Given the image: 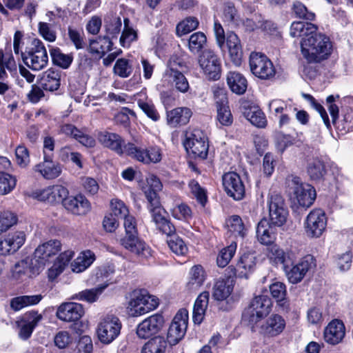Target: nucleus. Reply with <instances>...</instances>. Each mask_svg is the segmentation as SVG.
<instances>
[{"label": "nucleus", "instance_id": "f257e3e1", "mask_svg": "<svg viewBox=\"0 0 353 353\" xmlns=\"http://www.w3.org/2000/svg\"><path fill=\"white\" fill-rule=\"evenodd\" d=\"M332 50L330 39L318 30L301 41V54L309 63H319L327 59Z\"/></svg>", "mask_w": 353, "mask_h": 353}, {"label": "nucleus", "instance_id": "f03ea898", "mask_svg": "<svg viewBox=\"0 0 353 353\" xmlns=\"http://www.w3.org/2000/svg\"><path fill=\"white\" fill-rule=\"evenodd\" d=\"M124 219L125 234L119 239V243L126 250L137 255L147 257L150 254V248L138 237L135 218L128 214Z\"/></svg>", "mask_w": 353, "mask_h": 353}, {"label": "nucleus", "instance_id": "7ed1b4c3", "mask_svg": "<svg viewBox=\"0 0 353 353\" xmlns=\"http://www.w3.org/2000/svg\"><path fill=\"white\" fill-rule=\"evenodd\" d=\"M21 57L25 64L33 70L45 68L48 63V55L43 43L39 39H33L26 46Z\"/></svg>", "mask_w": 353, "mask_h": 353}, {"label": "nucleus", "instance_id": "20e7f679", "mask_svg": "<svg viewBox=\"0 0 353 353\" xmlns=\"http://www.w3.org/2000/svg\"><path fill=\"white\" fill-rule=\"evenodd\" d=\"M272 306V301L268 295L255 296L243 312V319L253 326L268 316Z\"/></svg>", "mask_w": 353, "mask_h": 353}, {"label": "nucleus", "instance_id": "39448f33", "mask_svg": "<svg viewBox=\"0 0 353 353\" xmlns=\"http://www.w3.org/2000/svg\"><path fill=\"white\" fill-rule=\"evenodd\" d=\"M288 185L300 206L308 208L313 203L316 194L311 185L303 183L298 176H291L288 179Z\"/></svg>", "mask_w": 353, "mask_h": 353}, {"label": "nucleus", "instance_id": "423d86ee", "mask_svg": "<svg viewBox=\"0 0 353 353\" xmlns=\"http://www.w3.org/2000/svg\"><path fill=\"white\" fill-rule=\"evenodd\" d=\"M159 305L158 301L145 290H134L128 303L130 313L138 316L154 310Z\"/></svg>", "mask_w": 353, "mask_h": 353}, {"label": "nucleus", "instance_id": "0eeeda50", "mask_svg": "<svg viewBox=\"0 0 353 353\" xmlns=\"http://www.w3.org/2000/svg\"><path fill=\"white\" fill-rule=\"evenodd\" d=\"M125 148L127 155L144 164L158 163L162 159L161 149L157 145L142 148L128 143L125 144Z\"/></svg>", "mask_w": 353, "mask_h": 353}, {"label": "nucleus", "instance_id": "6e6552de", "mask_svg": "<svg viewBox=\"0 0 353 353\" xmlns=\"http://www.w3.org/2000/svg\"><path fill=\"white\" fill-rule=\"evenodd\" d=\"M252 73L261 79H270L274 77L276 70L272 62L266 55L261 52H252L249 58Z\"/></svg>", "mask_w": 353, "mask_h": 353}, {"label": "nucleus", "instance_id": "1a4fd4ad", "mask_svg": "<svg viewBox=\"0 0 353 353\" xmlns=\"http://www.w3.org/2000/svg\"><path fill=\"white\" fill-rule=\"evenodd\" d=\"M121 323L114 315H107L99 322L97 333L99 341L105 344L112 343L120 334Z\"/></svg>", "mask_w": 353, "mask_h": 353}, {"label": "nucleus", "instance_id": "9d476101", "mask_svg": "<svg viewBox=\"0 0 353 353\" xmlns=\"http://www.w3.org/2000/svg\"><path fill=\"white\" fill-rule=\"evenodd\" d=\"M326 225V214L320 208L312 210L307 214L304 223L305 233L310 238L320 237L325 230Z\"/></svg>", "mask_w": 353, "mask_h": 353}, {"label": "nucleus", "instance_id": "9b49d317", "mask_svg": "<svg viewBox=\"0 0 353 353\" xmlns=\"http://www.w3.org/2000/svg\"><path fill=\"white\" fill-rule=\"evenodd\" d=\"M188 323V312L182 308L174 316L168 331L167 339L173 345L181 340L187 330Z\"/></svg>", "mask_w": 353, "mask_h": 353}, {"label": "nucleus", "instance_id": "f8f14e48", "mask_svg": "<svg viewBox=\"0 0 353 353\" xmlns=\"http://www.w3.org/2000/svg\"><path fill=\"white\" fill-rule=\"evenodd\" d=\"M61 250V243L58 240H50L39 245L34 252L32 259L42 271L53 258Z\"/></svg>", "mask_w": 353, "mask_h": 353}, {"label": "nucleus", "instance_id": "ddd939ff", "mask_svg": "<svg viewBox=\"0 0 353 353\" xmlns=\"http://www.w3.org/2000/svg\"><path fill=\"white\" fill-rule=\"evenodd\" d=\"M270 223L274 226L284 225L288 216V210L283 197L279 194L271 195L268 200Z\"/></svg>", "mask_w": 353, "mask_h": 353}, {"label": "nucleus", "instance_id": "4468645a", "mask_svg": "<svg viewBox=\"0 0 353 353\" xmlns=\"http://www.w3.org/2000/svg\"><path fill=\"white\" fill-rule=\"evenodd\" d=\"M199 63L208 79L217 80L220 78V60L212 50H203L199 56Z\"/></svg>", "mask_w": 353, "mask_h": 353}, {"label": "nucleus", "instance_id": "2eb2a0df", "mask_svg": "<svg viewBox=\"0 0 353 353\" xmlns=\"http://www.w3.org/2000/svg\"><path fill=\"white\" fill-rule=\"evenodd\" d=\"M184 147L188 152H191L194 157L205 159L208 152V143L206 138L199 130H194L187 137L184 142Z\"/></svg>", "mask_w": 353, "mask_h": 353}, {"label": "nucleus", "instance_id": "dca6fc26", "mask_svg": "<svg viewBox=\"0 0 353 353\" xmlns=\"http://www.w3.org/2000/svg\"><path fill=\"white\" fill-rule=\"evenodd\" d=\"M223 185L227 194L234 200H241L245 196V186L240 176L234 172L223 176Z\"/></svg>", "mask_w": 353, "mask_h": 353}, {"label": "nucleus", "instance_id": "f3484780", "mask_svg": "<svg viewBox=\"0 0 353 353\" xmlns=\"http://www.w3.org/2000/svg\"><path fill=\"white\" fill-rule=\"evenodd\" d=\"M163 324L164 319L161 314L152 315L137 325V334L140 339H148L158 333Z\"/></svg>", "mask_w": 353, "mask_h": 353}, {"label": "nucleus", "instance_id": "a211bd4d", "mask_svg": "<svg viewBox=\"0 0 353 353\" xmlns=\"http://www.w3.org/2000/svg\"><path fill=\"white\" fill-rule=\"evenodd\" d=\"M43 316L36 311L26 312L19 320L16 321L19 329V336L23 340L29 339Z\"/></svg>", "mask_w": 353, "mask_h": 353}, {"label": "nucleus", "instance_id": "6ab92c4d", "mask_svg": "<svg viewBox=\"0 0 353 353\" xmlns=\"http://www.w3.org/2000/svg\"><path fill=\"white\" fill-rule=\"evenodd\" d=\"M35 197L39 201H47L50 203H57L63 201L68 195V190L61 185H54L36 192Z\"/></svg>", "mask_w": 353, "mask_h": 353}, {"label": "nucleus", "instance_id": "aec40b11", "mask_svg": "<svg viewBox=\"0 0 353 353\" xmlns=\"http://www.w3.org/2000/svg\"><path fill=\"white\" fill-rule=\"evenodd\" d=\"M26 234L22 231L9 234L0 239V255H8L16 252L25 243Z\"/></svg>", "mask_w": 353, "mask_h": 353}, {"label": "nucleus", "instance_id": "412c9836", "mask_svg": "<svg viewBox=\"0 0 353 353\" xmlns=\"http://www.w3.org/2000/svg\"><path fill=\"white\" fill-rule=\"evenodd\" d=\"M285 321L279 314L270 315L260 326V332L265 336L274 337L283 332Z\"/></svg>", "mask_w": 353, "mask_h": 353}, {"label": "nucleus", "instance_id": "4be33fe9", "mask_svg": "<svg viewBox=\"0 0 353 353\" xmlns=\"http://www.w3.org/2000/svg\"><path fill=\"white\" fill-rule=\"evenodd\" d=\"M41 272L32 258H26L14 265L12 269V276L17 280H22L25 276H35Z\"/></svg>", "mask_w": 353, "mask_h": 353}, {"label": "nucleus", "instance_id": "5701e85b", "mask_svg": "<svg viewBox=\"0 0 353 353\" xmlns=\"http://www.w3.org/2000/svg\"><path fill=\"white\" fill-rule=\"evenodd\" d=\"M313 261L311 255H307L290 270H286L289 281L294 284L301 282L307 271L314 265Z\"/></svg>", "mask_w": 353, "mask_h": 353}, {"label": "nucleus", "instance_id": "b1692460", "mask_svg": "<svg viewBox=\"0 0 353 353\" xmlns=\"http://www.w3.org/2000/svg\"><path fill=\"white\" fill-rule=\"evenodd\" d=\"M84 314V310L79 303L70 302L62 303L57 311V316L66 322L79 320Z\"/></svg>", "mask_w": 353, "mask_h": 353}, {"label": "nucleus", "instance_id": "393cba45", "mask_svg": "<svg viewBox=\"0 0 353 353\" xmlns=\"http://www.w3.org/2000/svg\"><path fill=\"white\" fill-rule=\"evenodd\" d=\"M97 138L104 147L110 148L119 155L126 154L125 145H123V140L119 134L103 131L99 132Z\"/></svg>", "mask_w": 353, "mask_h": 353}, {"label": "nucleus", "instance_id": "a878e982", "mask_svg": "<svg viewBox=\"0 0 353 353\" xmlns=\"http://www.w3.org/2000/svg\"><path fill=\"white\" fill-rule=\"evenodd\" d=\"M63 206L66 210L74 214L83 215L90 210V203L82 194L66 196L63 201Z\"/></svg>", "mask_w": 353, "mask_h": 353}, {"label": "nucleus", "instance_id": "bb28decb", "mask_svg": "<svg viewBox=\"0 0 353 353\" xmlns=\"http://www.w3.org/2000/svg\"><path fill=\"white\" fill-rule=\"evenodd\" d=\"M34 170L46 179H53L61 173V166L52 161L50 154H45L43 161L34 167Z\"/></svg>", "mask_w": 353, "mask_h": 353}, {"label": "nucleus", "instance_id": "cd10ccee", "mask_svg": "<svg viewBox=\"0 0 353 353\" xmlns=\"http://www.w3.org/2000/svg\"><path fill=\"white\" fill-rule=\"evenodd\" d=\"M345 326L342 321L335 319L332 321L324 330L325 341L332 345L340 343L345 336Z\"/></svg>", "mask_w": 353, "mask_h": 353}, {"label": "nucleus", "instance_id": "c85d7f7f", "mask_svg": "<svg viewBox=\"0 0 353 353\" xmlns=\"http://www.w3.org/2000/svg\"><path fill=\"white\" fill-rule=\"evenodd\" d=\"M274 226L266 219H261L256 227V237L263 245H270L276 239V232Z\"/></svg>", "mask_w": 353, "mask_h": 353}, {"label": "nucleus", "instance_id": "c756f323", "mask_svg": "<svg viewBox=\"0 0 353 353\" xmlns=\"http://www.w3.org/2000/svg\"><path fill=\"white\" fill-rule=\"evenodd\" d=\"M226 43L231 61L235 65L239 66L243 58V50L239 37L233 32H228Z\"/></svg>", "mask_w": 353, "mask_h": 353}, {"label": "nucleus", "instance_id": "7c9ffc66", "mask_svg": "<svg viewBox=\"0 0 353 353\" xmlns=\"http://www.w3.org/2000/svg\"><path fill=\"white\" fill-rule=\"evenodd\" d=\"M192 117L190 109L181 107L176 108L167 113V121L172 127L187 124Z\"/></svg>", "mask_w": 353, "mask_h": 353}, {"label": "nucleus", "instance_id": "2f4dec72", "mask_svg": "<svg viewBox=\"0 0 353 353\" xmlns=\"http://www.w3.org/2000/svg\"><path fill=\"white\" fill-rule=\"evenodd\" d=\"M233 288V280L230 278L219 279L214 284L212 297L218 301H224L232 294Z\"/></svg>", "mask_w": 353, "mask_h": 353}, {"label": "nucleus", "instance_id": "473e14b6", "mask_svg": "<svg viewBox=\"0 0 353 353\" xmlns=\"http://www.w3.org/2000/svg\"><path fill=\"white\" fill-rule=\"evenodd\" d=\"M112 42L108 36L99 37L97 39L90 40L88 51L93 54L101 57L112 49Z\"/></svg>", "mask_w": 353, "mask_h": 353}, {"label": "nucleus", "instance_id": "72a5a7b5", "mask_svg": "<svg viewBox=\"0 0 353 353\" xmlns=\"http://www.w3.org/2000/svg\"><path fill=\"white\" fill-rule=\"evenodd\" d=\"M60 81V71L59 70L50 68L43 72L41 79V83L44 90L52 92L59 89Z\"/></svg>", "mask_w": 353, "mask_h": 353}, {"label": "nucleus", "instance_id": "f704fd0d", "mask_svg": "<svg viewBox=\"0 0 353 353\" xmlns=\"http://www.w3.org/2000/svg\"><path fill=\"white\" fill-rule=\"evenodd\" d=\"M209 293L203 292L199 294L195 301L193 307L192 319L194 323L200 324L205 316L208 305Z\"/></svg>", "mask_w": 353, "mask_h": 353}, {"label": "nucleus", "instance_id": "c9c22d12", "mask_svg": "<svg viewBox=\"0 0 353 353\" xmlns=\"http://www.w3.org/2000/svg\"><path fill=\"white\" fill-rule=\"evenodd\" d=\"M227 83L231 91L236 94H242L247 90V80L243 74L239 72H228L227 75Z\"/></svg>", "mask_w": 353, "mask_h": 353}, {"label": "nucleus", "instance_id": "e433bc0d", "mask_svg": "<svg viewBox=\"0 0 353 353\" xmlns=\"http://www.w3.org/2000/svg\"><path fill=\"white\" fill-rule=\"evenodd\" d=\"M73 255L74 252L72 250H66L60 254L48 270L49 278L54 279L60 274L70 262Z\"/></svg>", "mask_w": 353, "mask_h": 353}, {"label": "nucleus", "instance_id": "4c0bfd02", "mask_svg": "<svg viewBox=\"0 0 353 353\" xmlns=\"http://www.w3.org/2000/svg\"><path fill=\"white\" fill-rule=\"evenodd\" d=\"M255 266V258L252 255L245 254L234 268V275L240 278L247 279L249 273Z\"/></svg>", "mask_w": 353, "mask_h": 353}, {"label": "nucleus", "instance_id": "58836bf2", "mask_svg": "<svg viewBox=\"0 0 353 353\" xmlns=\"http://www.w3.org/2000/svg\"><path fill=\"white\" fill-rule=\"evenodd\" d=\"M316 30L317 27L311 23H305L303 21L293 22L290 26V34L292 37H309Z\"/></svg>", "mask_w": 353, "mask_h": 353}, {"label": "nucleus", "instance_id": "ea45409f", "mask_svg": "<svg viewBox=\"0 0 353 353\" xmlns=\"http://www.w3.org/2000/svg\"><path fill=\"white\" fill-rule=\"evenodd\" d=\"M204 281L205 272L203 268L199 265H194L190 269L187 288L191 292L196 291L203 284Z\"/></svg>", "mask_w": 353, "mask_h": 353}, {"label": "nucleus", "instance_id": "a19ab883", "mask_svg": "<svg viewBox=\"0 0 353 353\" xmlns=\"http://www.w3.org/2000/svg\"><path fill=\"white\" fill-rule=\"evenodd\" d=\"M307 173L313 181H320L323 179L326 173L324 163L318 158L308 161Z\"/></svg>", "mask_w": 353, "mask_h": 353}, {"label": "nucleus", "instance_id": "79ce46f5", "mask_svg": "<svg viewBox=\"0 0 353 353\" xmlns=\"http://www.w3.org/2000/svg\"><path fill=\"white\" fill-rule=\"evenodd\" d=\"M94 261V254L87 250L81 254L71 263V268L74 272L79 273L86 270Z\"/></svg>", "mask_w": 353, "mask_h": 353}, {"label": "nucleus", "instance_id": "37998d69", "mask_svg": "<svg viewBox=\"0 0 353 353\" xmlns=\"http://www.w3.org/2000/svg\"><path fill=\"white\" fill-rule=\"evenodd\" d=\"M244 117L253 125L258 128H264L267 120L263 112L256 107L246 108L243 112Z\"/></svg>", "mask_w": 353, "mask_h": 353}, {"label": "nucleus", "instance_id": "c03bdc74", "mask_svg": "<svg viewBox=\"0 0 353 353\" xmlns=\"http://www.w3.org/2000/svg\"><path fill=\"white\" fill-rule=\"evenodd\" d=\"M270 292L272 297L276 299L278 305L283 310L288 309V304L285 301L286 287L283 283L277 281L271 284L270 285Z\"/></svg>", "mask_w": 353, "mask_h": 353}, {"label": "nucleus", "instance_id": "a18cd8bd", "mask_svg": "<svg viewBox=\"0 0 353 353\" xmlns=\"http://www.w3.org/2000/svg\"><path fill=\"white\" fill-rule=\"evenodd\" d=\"M121 19L119 17L113 14L107 15L104 18V28L106 36L110 38L117 37L121 28Z\"/></svg>", "mask_w": 353, "mask_h": 353}, {"label": "nucleus", "instance_id": "49530a36", "mask_svg": "<svg viewBox=\"0 0 353 353\" xmlns=\"http://www.w3.org/2000/svg\"><path fill=\"white\" fill-rule=\"evenodd\" d=\"M41 299L42 296L40 294L17 296L11 300L10 307L14 310L18 311L24 307L37 304Z\"/></svg>", "mask_w": 353, "mask_h": 353}, {"label": "nucleus", "instance_id": "de8ad7c7", "mask_svg": "<svg viewBox=\"0 0 353 353\" xmlns=\"http://www.w3.org/2000/svg\"><path fill=\"white\" fill-rule=\"evenodd\" d=\"M167 342L163 337L156 336L149 340L143 347L141 353H165Z\"/></svg>", "mask_w": 353, "mask_h": 353}, {"label": "nucleus", "instance_id": "09e8293b", "mask_svg": "<svg viewBox=\"0 0 353 353\" xmlns=\"http://www.w3.org/2000/svg\"><path fill=\"white\" fill-rule=\"evenodd\" d=\"M107 286L108 284L101 285L95 288L83 290L74 294L72 299L88 303H94L98 299L99 296Z\"/></svg>", "mask_w": 353, "mask_h": 353}, {"label": "nucleus", "instance_id": "8fccbe9b", "mask_svg": "<svg viewBox=\"0 0 353 353\" xmlns=\"http://www.w3.org/2000/svg\"><path fill=\"white\" fill-rule=\"evenodd\" d=\"M223 19L225 23L231 27L239 25L240 19L237 10L232 3H227L223 11Z\"/></svg>", "mask_w": 353, "mask_h": 353}, {"label": "nucleus", "instance_id": "3c124183", "mask_svg": "<svg viewBox=\"0 0 353 353\" xmlns=\"http://www.w3.org/2000/svg\"><path fill=\"white\" fill-rule=\"evenodd\" d=\"M236 250V243L234 241L230 245L222 249L216 259L217 265L221 268L225 267L234 255Z\"/></svg>", "mask_w": 353, "mask_h": 353}, {"label": "nucleus", "instance_id": "603ef678", "mask_svg": "<svg viewBox=\"0 0 353 353\" xmlns=\"http://www.w3.org/2000/svg\"><path fill=\"white\" fill-rule=\"evenodd\" d=\"M124 28L120 37V43L123 47H129L130 43L137 39V32L129 26L130 20L124 19Z\"/></svg>", "mask_w": 353, "mask_h": 353}, {"label": "nucleus", "instance_id": "864d4df0", "mask_svg": "<svg viewBox=\"0 0 353 353\" xmlns=\"http://www.w3.org/2000/svg\"><path fill=\"white\" fill-rule=\"evenodd\" d=\"M188 47L192 53H198L204 47L207 38L204 33L197 32L193 33L189 38Z\"/></svg>", "mask_w": 353, "mask_h": 353}, {"label": "nucleus", "instance_id": "5fc2aeb1", "mask_svg": "<svg viewBox=\"0 0 353 353\" xmlns=\"http://www.w3.org/2000/svg\"><path fill=\"white\" fill-rule=\"evenodd\" d=\"M227 226L229 231L235 236L243 237L245 235L246 230L240 216L234 215L227 221Z\"/></svg>", "mask_w": 353, "mask_h": 353}, {"label": "nucleus", "instance_id": "6e6d98bb", "mask_svg": "<svg viewBox=\"0 0 353 353\" xmlns=\"http://www.w3.org/2000/svg\"><path fill=\"white\" fill-rule=\"evenodd\" d=\"M50 55L52 57V62L60 66L62 68H68L72 61V59L70 56L62 53L59 48H55L50 50Z\"/></svg>", "mask_w": 353, "mask_h": 353}, {"label": "nucleus", "instance_id": "4d7b16f0", "mask_svg": "<svg viewBox=\"0 0 353 353\" xmlns=\"http://www.w3.org/2000/svg\"><path fill=\"white\" fill-rule=\"evenodd\" d=\"M199 26V21L196 17H189L181 21L176 28V34L182 36L195 30Z\"/></svg>", "mask_w": 353, "mask_h": 353}, {"label": "nucleus", "instance_id": "13d9d810", "mask_svg": "<svg viewBox=\"0 0 353 353\" xmlns=\"http://www.w3.org/2000/svg\"><path fill=\"white\" fill-rule=\"evenodd\" d=\"M170 81L172 82L174 88L180 92L185 93L190 89L188 79L182 72L166 75Z\"/></svg>", "mask_w": 353, "mask_h": 353}, {"label": "nucleus", "instance_id": "bf43d9fd", "mask_svg": "<svg viewBox=\"0 0 353 353\" xmlns=\"http://www.w3.org/2000/svg\"><path fill=\"white\" fill-rule=\"evenodd\" d=\"M168 240L170 249L176 255H184L188 252V247L181 238L178 236L172 235Z\"/></svg>", "mask_w": 353, "mask_h": 353}, {"label": "nucleus", "instance_id": "052dcab7", "mask_svg": "<svg viewBox=\"0 0 353 353\" xmlns=\"http://www.w3.org/2000/svg\"><path fill=\"white\" fill-rule=\"evenodd\" d=\"M16 185L15 179L10 174L0 172V195L9 193Z\"/></svg>", "mask_w": 353, "mask_h": 353}, {"label": "nucleus", "instance_id": "680f3d73", "mask_svg": "<svg viewBox=\"0 0 353 353\" xmlns=\"http://www.w3.org/2000/svg\"><path fill=\"white\" fill-rule=\"evenodd\" d=\"M17 222V216L10 212H0V234L6 232Z\"/></svg>", "mask_w": 353, "mask_h": 353}, {"label": "nucleus", "instance_id": "e2e57ef3", "mask_svg": "<svg viewBox=\"0 0 353 353\" xmlns=\"http://www.w3.org/2000/svg\"><path fill=\"white\" fill-rule=\"evenodd\" d=\"M113 70L114 74L122 78L128 77L132 72V68L128 60L123 58L116 61Z\"/></svg>", "mask_w": 353, "mask_h": 353}, {"label": "nucleus", "instance_id": "0e129e2a", "mask_svg": "<svg viewBox=\"0 0 353 353\" xmlns=\"http://www.w3.org/2000/svg\"><path fill=\"white\" fill-rule=\"evenodd\" d=\"M189 187L191 190L192 194L194 196L196 201L203 207H204L208 201L205 190L200 186L197 181L194 180L190 182Z\"/></svg>", "mask_w": 353, "mask_h": 353}, {"label": "nucleus", "instance_id": "69168bd1", "mask_svg": "<svg viewBox=\"0 0 353 353\" xmlns=\"http://www.w3.org/2000/svg\"><path fill=\"white\" fill-rule=\"evenodd\" d=\"M38 28L39 34L45 40L49 42H54L56 40V32L53 30L52 24L39 22Z\"/></svg>", "mask_w": 353, "mask_h": 353}, {"label": "nucleus", "instance_id": "338daca9", "mask_svg": "<svg viewBox=\"0 0 353 353\" xmlns=\"http://www.w3.org/2000/svg\"><path fill=\"white\" fill-rule=\"evenodd\" d=\"M137 104L143 112L152 120L157 121L159 119L160 116L153 103L139 99L137 101Z\"/></svg>", "mask_w": 353, "mask_h": 353}, {"label": "nucleus", "instance_id": "774afa93", "mask_svg": "<svg viewBox=\"0 0 353 353\" xmlns=\"http://www.w3.org/2000/svg\"><path fill=\"white\" fill-rule=\"evenodd\" d=\"M292 8L294 14L299 18L312 21L315 17V14L308 11L305 6L300 1L294 2Z\"/></svg>", "mask_w": 353, "mask_h": 353}]
</instances>
